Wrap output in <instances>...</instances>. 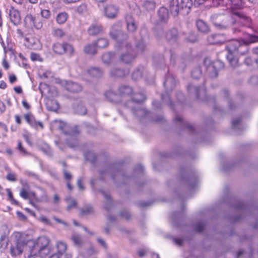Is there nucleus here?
<instances>
[{"label": "nucleus", "mask_w": 258, "mask_h": 258, "mask_svg": "<svg viewBox=\"0 0 258 258\" xmlns=\"http://www.w3.org/2000/svg\"><path fill=\"white\" fill-rule=\"evenodd\" d=\"M258 42V36L247 34L241 40H233L227 46L228 50L227 59L232 67H236L238 64V59L236 55H244L249 50L248 45Z\"/></svg>", "instance_id": "f257e3e1"}, {"label": "nucleus", "mask_w": 258, "mask_h": 258, "mask_svg": "<svg viewBox=\"0 0 258 258\" xmlns=\"http://www.w3.org/2000/svg\"><path fill=\"white\" fill-rule=\"evenodd\" d=\"M240 19H242L246 22L251 21L249 17L239 13H234L232 15L216 13L213 14L210 17L212 23L215 28L219 30L228 29Z\"/></svg>", "instance_id": "f03ea898"}, {"label": "nucleus", "mask_w": 258, "mask_h": 258, "mask_svg": "<svg viewBox=\"0 0 258 258\" xmlns=\"http://www.w3.org/2000/svg\"><path fill=\"white\" fill-rule=\"evenodd\" d=\"M33 243V246L31 250V254L34 255L39 254L41 256H43L49 253L48 244L49 240L46 237H39Z\"/></svg>", "instance_id": "7ed1b4c3"}, {"label": "nucleus", "mask_w": 258, "mask_h": 258, "mask_svg": "<svg viewBox=\"0 0 258 258\" xmlns=\"http://www.w3.org/2000/svg\"><path fill=\"white\" fill-rule=\"evenodd\" d=\"M204 67L211 78H216L217 77L218 72L224 68V63L220 61L217 60L212 62L209 58H206L204 60Z\"/></svg>", "instance_id": "20e7f679"}, {"label": "nucleus", "mask_w": 258, "mask_h": 258, "mask_svg": "<svg viewBox=\"0 0 258 258\" xmlns=\"http://www.w3.org/2000/svg\"><path fill=\"white\" fill-rule=\"evenodd\" d=\"M22 235V233L20 232H15L13 234L14 236L17 239V243L16 245L12 246L10 249L11 254L13 256L21 255L26 246V242L21 239Z\"/></svg>", "instance_id": "39448f33"}, {"label": "nucleus", "mask_w": 258, "mask_h": 258, "mask_svg": "<svg viewBox=\"0 0 258 258\" xmlns=\"http://www.w3.org/2000/svg\"><path fill=\"white\" fill-rule=\"evenodd\" d=\"M119 47L121 50L126 51V52L123 53L121 54L120 60L126 63L132 62L134 58V56L131 53L132 49L130 44L126 41H123L120 43Z\"/></svg>", "instance_id": "423d86ee"}, {"label": "nucleus", "mask_w": 258, "mask_h": 258, "mask_svg": "<svg viewBox=\"0 0 258 258\" xmlns=\"http://www.w3.org/2000/svg\"><path fill=\"white\" fill-rule=\"evenodd\" d=\"M141 38H138L136 41V48L139 52H143L147 50V40L148 36L145 30H142L141 32Z\"/></svg>", "instance_id": "0eeeda50"}, {"label": "nucleus", "mask_w": 258, "mask_h": 258, "mask_svg": "<svg viewBox=\"0 0 258 258\" xmlns=\"http://www.w3.org/2000/svg\"><path fill=\"white\" fill-rule=\"evenodd\" d=\"M110 36L113 39L118 41L121 40L122 38H126V35L123 34L120 29V25L119 23L114 24L111 28L109 33Z\"/></svg>", "instance_id": "6e6552de"}, {"label": "nucleus", "mask_w": 258, "mask_h": 258, "mask_svg": "<svg viewBox=\"0 0 258 258\" xmlns=\"http://www.w3.org/2000/svg\"><path fill=\"white\" fill-rule=\"evenodd\" d=\"M58 83L63 86L67 90L73 93L80 92L83 89L81 85L74 82L58 80Z\"/></svg>", "instance_id": "1a4fd4ad"}, {"label": "nucleus", "mask_w": 258, "mask_h": 258, "mask_svg": "<svg viewBox=\"0 0 258 258\" xmlns=\"http://www.w3.org/2000/svg\"><path fill=\"white\" fill-rule=\"evenodd\" d=\"M79 133L78 129L75 128L69 133L68 137L66 139V143L70 148L73 149L78 148V142L77 137Z\"/></svg>", "instance_id": "9d476101"}, {"label": "nucleus", "mask_w": 258, "mask_h": 258, "mask_svg": "<svg viewBox=\"0 0 258 258\" xmlns=\"http://www.w3.org/2000/svg\"><path fill=\"white\" fill-rule=\"evenodd\" d=\"M145 100V95L142 93H136L131 96L130 99L124 103V106L132 108L139 105V103Z\"/></svg>", "instance_id": "9b49d317"}, {"label": "nucleus", "mask_w": 258, "mask_h": 258, "mask_svg": "<svg viewBox=\"0 0 258 258\" xmlns=\"http://www.w3.org/2000/svg\"><path fill=\"white\" fill-rule=\"evenodd\" d=\"M118 91L122 102H126L131 98L132 88L129 86H121L119 88Z\"/></svg>", "instance_id": "f8f14e48"}, {"label": "nucleus", "mask_w": 258, "mask_h": 258, "mask_svg": "<svg viewBox=\"0 0 258 258\" xmlns=\"http://www.w3.org/2000/svg\"><path fill=\"white\" fill-rule=\"evenodd\" d=\"M187 90L191 96H193L197 98H200L201 94L205 95V89L204 87H197L192 84L188 86Z\"/></svg>", "instance_id": "ddd939ff"}, {"label": "nucleus", "mask_w": 258, "mask_h": 258, "mask_svg": "<svg viewBox=\"0 0 258 258\" xmlns=\"http://www.w3.org/2000/svg\"><path fill=\"white\" fill-rule=\"evenodd\" d=\"M118 11V8L112 5H107L104 8V14L108 19L115 18L117 16Z\"/></svg>", "instance_id": "4468645a"}, {"label": "nucleus", "mask_w": 258, "mask_h": 258, "mask_svg": "<svg viewBox=\"0 0 258 258\" xmlns=\"http://www.w3.org/2000/svg\"><path fill=\"white\" fill-rule=\"evenodd\" d=\"M208 41L211 44H219L223 43L226 41L227 38L223 34H216L209 36L208 38Z\"/></svg>", "instance_id": "2eb2a0df"}, {"label": "nucleus", "mask_w": 258, "mask_h": 258, "mask_svg": "<svg viewBox=\"0 0 258 258\" xmlns=\"http://www.w3.org/2000/svg\"><path fill=\"white\" fill-rule=\"evenodd\" d=\"M9 15L11 22L14 25L20 24L21 18L20 14L18 10L14 8H11L9 10Z\"/></svg>", "instance_id": "dca6fc26"}, {"label": "nucleus", "mask_w": 258, "mask_h": 258, "mask_svg": "<svg viewBox=\"0 0 258 258\" xmlns=\"http://www.w3.org/2000/svg\"><path fill=\"white\" fill-rule=\"evenodd\" d=\"M169 8L171 13L176 16L181 11L179 0H170L169 3Z\"/></svg>", "instance_id": "f3484780"}, {"label": "nucleus", "mask_w": 258, "mask_h": 258, "mask_svg": "<svg viewBox=\"0 0 258 258\" xmlns=\"http://www.w3.org/2000/svg\"><path fill=\"white\" fill-rule=\"evenodd\" d=\"M103 28L101 24L99 23H93L91 24L88 29V33L89 35L95 36L102 33Z\"/></svg>", "instance_id": "a211bd4d"}, {"label": "nucleus", "mask_w": 258, "mask_h": 258, "mask_svg": "<svg viewBox=\"0 0 258 258\" xmlns=\"http://www.w3.org/2000/svg\"><path fill=\"white\" fill-rule=\"evenodd\" d=\"M134 115L138 119H141L145 117L148 114L147 111L140 105L130 108Z\"/></svg>", "instance_id": "6ab92c4d"}, {"label": "nucleus", "mask_w": 258, "mask_h": 258, "mask_svg": "<svg viewBox=\"0 0 258 258\" xmlns=\"http://www.w3.org/2000/svg\"><path fill=\"white\" fill-rule=\"evenodd\" d=\"M55 246L57 250V253H59L60 254L66 258H71V255L66 253L67 249V245L66 243L62 241H57Z\"/></svg>", "instance_id": "aec40b11"}, {"label": "nucleus", "mask_w": 258, "mask_h": 258, "mask_svg": "<svg viewBox=\"0 0 258 258\" xmlns=\"http://www.w3.org/2000/svg\"><path fill=\"white\" fill-rule=\"evenodd\" d=\"M105 96L110 102L114 103L122 102L119 92L117 94L112 90H109L105 92Z\"/></svg>", "instance_id": "412c9836"}, {"label": "nucleus", "mask_w": 258, "mask_h": 258, "mask_svg": "<svg viewBox=\"0 0 258 258\" xmlns=\"http://www.w3.org/2000/svg\"><path fill=\"white\" fill-rule=\"evenodd\" d=\"M125 22L128 31L133 32L136 30L137 25L132 15H126L125 16Z\"/></svg>", "instance_id": "4be33fe9"}, {"label": "nucleus", "mask_w": 258, "mask_h": 258, "mask_svg": "<svg viewBox=\"0 0 258 258\" xmlns=\"http://www.w3.org/2000/svg\"><path fill=\"white\" fill-rule=\"evenodd\" d=\"M159 21L163 23H166L169 19L168 10L165 7H161L158 11Z\"/></svg>", "instance_id": "5701e85b"}, {"label": "nucleus", "mask_w": 258, "mask_h": 258, "mask_svg": "<svg viewBox=\"0 0 258 258\" xmlns=\"http://www.w3.org/2000/svg\"><path fill=\"white\" fill-rule=\"evenodd\" d=\"M26 121L32 126L37 127L38 125L42 128H43V124L40 121H37L35 120L34 116L30 113H28L24 116Z\"/></svg>", "instance_id": "b1692460"}, {"label": "nucleus", "mask_w": 258, "mask_h": 258, "mask_svg": "<svg viewBox=\"0 0 258 258\" xmlns=\"http://www.w3.org/2000/svg\"><path fill=\"white\" fill-rule=\"evenodd\" d=\"M176 84L174 77L170 74H168L164 82V85L167 90H172Z\"/></svg>", "instance_id": "393cba45"}, {"label": "nucleus", "mask_w": 258, "mask_h": 258, "mask_svg": "<svg viewBox=\"0 0 258 258\" xmlns=\"http://www.w3.org/2000/svg\"><path fill=\"white\" fill-rule=\"evenodd\" d=\"M130 73L128 69L120 70L119 69H112L110 72V75L114 77H123L128 75Z\"/></svg>", "instance_id": "a878e982"}, {"label": "nucleus", "mask_w": 258, "mask_h": 258, "mask_svg": "<svg viewBox=\"0 0 258 258\" xmlns=\"http://www.w3.org/2000/svg\"><path fill=\"white\" fill-rule=\"evenodd\" d=\"M26 19V21H29L31 26H33L37 29L41 28L42 26V23L39 22V20L36 19L32 15H27Z\"/></svg>", "instance_id": "bb28decb"}, {"label": "nucleus", "mask_w": 258, "mask_h": 258, "mask_svg": "<svg viewBox=\"0 0 258 258\" xmlns=\"http://www.w3.org/2000/svg\"><path fill=\"white\" fill-rule=\"evenodd\" d=\"M178 32L177 29H172L168 31L166 34V39L171 42H175L177 40Z\"/></svg>", "instance_id": "cd10ccee"}, {"label": "nucleus", "mask_w": 258, "mask_h": 258, "mask_svg": "<svg viewBox=\"0 0 258 258\" xmlns=\"http://www.w3.org/2000/svg\"><path fill=\"white\" fill-rule=\"evenodd\" d=\"M197 29L202 33H207L209 31L208 25L203 21L199 20L196 23Z\"/></svg>", "instance_id": "c85d7f7f"}, {"label": "nucleus", "mask_w": 258, "mask_h": 258, "mask_svg": "<svg viewBox=\"0 0 258 258\" xmlns=\"http://www.w3.org/2000/svg\"><path fill=\"white\" fill-rule=\"evenodd\" d=\"M84 52L90 55H94L97 52V46L95 43L87 44L84 48Z\"/></svg>", "instance_id": "c756f323"}, {"label": "nucleus", "mask_w": 258, "mask_h": 258, "mask_svg": "<svg viewBox=\"0 0 258 258\" xmlns=\"http://www.w3.org/2000/svg\"><path fill=\"white\" fill-rule=\"evenodd\" d=\"M64 47H65V43L61 44L57 42L53 45L52 49L56 54H63L64 53Z\"/></svg>", "instance_id": "7c9ffc66"}, {"label": "nucleus", "mask_w": 258, "mask_h": 258, "mask_svg": "<svg viewBox=\"0 0 258 258\" xmlns=\"http://www.w3.org/2000/svg\"><path fill=\"white\" fill-rule=\"evenodd\" d=\"M71 239L74 244L77 247H80L83 244V239L80 234L74 233L73 234Z\"/></svg>", "instance_id": "2f4dec72"}, {"label": "nucleus", "mask_w": 258, "mask_h": 258, "mask_svg": "<svg viewBox=\"0 0 258 258\" xmlns=\"http://www.w3.org/2000/svg\"><path fill=\"white\" fill-rule=\"evenodd\" d=\"M175 120L177 122H179L180 124L187 128L189 131L192 132L194 130L192 125L189 124L188 123L185 122L180 116L177 115L175 117Z\"/></svg>", "instance_id": "473e14b6"}, {"label": "nucleus", "mask_w": 258, "mask_h": 258, "mask_svg": "<svg viewBox=\"0 0 258 258\" xmlns=\"http://www.w3.org/2000/svg\"><path fill=\"white\" fill-rule=\"evenodd\" d=\"M88 73L94 77H100L102 75V71L99 68L92 67L88 69Z\"/></svg>", "instance_id": "72a5a7b5"}, {"label": "nucleus", "mask_w": 258, "mask_h": 258, "mask_svg": "<svg viewBox=\"0 0 258 258\" xmlns=\"http://www.w3.org/2000/svg\"><path fill=\"white\" fill-rule=\"evenodd\" d=\"M68 18V14L66 12L59 13L56 18V21L59 24H64Z\"/></svg>", "instance_id": "f704fd0d"}, {"label": "nucleus", "mask_w": 258, "mask_h": 258, "mask_svg": "<svg viewBox=\"0 0 258 258\" xmlns=\"http://www.w3.org/2000/svg\"><path fill=\"white\" fill-rule=\"evenodd\" d=\"M143 7L147 11H151L155 9L156 4L153 1H146L143 3Z\"/></svg>", "instance_id": "c9c22d12"}, {"label": "nucleus", "mask_w": 258, "mask_h": 258, "mask_svg": "<svg viewBox=\"0 0 258 258\" xmlns=\"http://www.w3.org/2000/svg\"><path fill=\"white\" fill-rule=\"evenodd\" d=\"M179 3L181 10L184 9L188 10L192 6V2L191 0H179Z\"/></svg>", "instance_id": "e433bc0d"}, {"label": "nucleus", "mask_w": 258, "mask_h": 258, "mask_svg": "<svg viewBox=\"0 0 258 258\" xmlns=\"http://www.w3.org/2000/svg\"><path fill=\"white\" fill-rule=\"evenodd\" d=\"M202 75L201 67L199 66L195 67L191 71V76L194 79H199Z\"/></svg>", "instance_id": "4c0bfd02"}, {"label": "nucleus", "mask_w": 258, "mask_h": 258, "mask_svg": "<svg viewBox=\"0 0 258 258\" xmlns=\"http://www.w3.org/2000/svg\"><path fill=\"white\" fill-rule=\"evenodd\" d=\"M53 36L57 38H62L66 35V32L62 29L54 28L52 31Z\"/></svg>", "instance_id": "58836bf2"}, {"label": "nucleus", "mask_w": 258, "mask_h": 258, "mask_svg": "<svg viewBox=\"0 0 258 258\" xmlns=\"http://www.w3.org/2000/svg\"><path fill=\"white\" fill-rule=\"evenodd\" d=\"M113 56L111 52L104 53L102 56V61L105 64H109L112 60Z\"/></svg>", "instance_id": "ea45409f"}, {"label": "nucleus", "mask_w": 258, "mask_h": 258, "mask_svg": "<svg viewBox=\"0 0 258 258\" xmlns=\"http://www.w3.org/2000/svg\"><path fill=\"white\" fill-rule=\"evenodd\" d=\"M96 46L98 48H103L106 47L108 44L107 39L101 38L97 40L96 43H94Z\"/></svg>", "instance_id": "a19ab883"}, {"label": "nucleus", "mask_w": 258, "mask_h": 258, "mask_svg": "<svg viewBox=\"0 0 258 258\" xmlns=\"http://www.w3.org/2000/svg\"><path fill=\"white\" fill-rule=\"evenodd\" d=\"M102 194H103L104 198L105 200L104 208L106 210H108L110 209L111 206L112 205L111 198L108 194H106L104 192H102Z\"/></svg>", "instance_id": "79ce46f5"}, {"label": "nucleus", "mask_w": 258, "mask_h": 258, "mask_svg": "<svg viewBox=\"0 0 258 258\" xmlns=\"http://www.w3.org/2000/svg\"><path fill=\"white\" fill-rule=\"evenodd\" d=\"M143 68H139L135 70L132 74V78L135 80H139L142 78Z\"/></svg>", "instance_id": "37998d69"}, {"label": "nucleus", "mask_w": 258, "mask_h": 258, "mask_svg": "<svg viewBox=\"0 0 258 258\" xmlns=\"http://www.w3.org/2000/svg\"><path fill=\"white\" fill-rule=\"evenodd\" d=\"M46 104L48 110L50 111H55L58 108V104L55 101H48Z\"/></svg>", "instance_id": "c03bdc74"}, {"label": "nucleus", "mask_w": 258, "mask_h": 258, "mask_svg": "<svg viewBox=\"0 0 258 258\" xmlns=\"http://www.w3.org/2000/svg\"><path fill=\"white\" fill-rule=\"evenodd\" d=\"M66 201L68 204L67 206V210L68 211L77 207V202L75 200L72 199L71 198H66Z\"/></svg>", "instance_id": "a18cd8bd"}, {"label": "nucleus", "mask_w": 258, "mask_h": 258, "mask_svg": "<svg viewBox=\"0 0 258 258\" xmlns=\"http://www.w3.org/2000/svg\"><path fill=\"white\" fill-rule=\"evenodd\" d=\"M54 123L59 130L64 132V134H67V133L65 132V129L67 127V124L65 122L61 121V120H55Z\"/></svg>", "instance_id": "49530a36"}, {"label": "nucleus", "mask_w": 258, "mask_h": 258, "mask_svg": "<svg viewBox=\"0 0 258 258\" xmlns=\"http://www.w3.org/2000/svg\"><path fill=\"white\" fill-rule=\"evenodd\" d=\"M75 110L78 114L80 115H84L87 113L86 108L82 104L75 107Z\"/></svg>", "instance_id": "de8ad7c7"}, {"label": "nucleus", "mask_w": 258, "mask_h": 258, "mask_svg": "<svg viewBox=\"0 0 258 258\" xmlns=\"http://www.w3.org/2000/svg\"><path fill=\"white\" fill-rule=\"evenodd\" d=\"M241 119L239 117L235 118L232 122V127L234 130H241Z\"/></svg>", "instance_id": "09e8293b"}, {"label": "nucleus", "mask_w": 258, "mask_h": 258, "mask_svg": "<svg viewBox=\"0 0 258 258\" xmlns=\"http://www.w3.org/2000/svg\"><path fill=\"white\" fill-rule=\"evenodd\" d=\"M8 240L6 234L2 235L0 237V248L5 249L7 246Z\"/></svg>", "instance_id": "8fccbe9b"}, {"label": "nucleus", "mask_w": 258, "mask_h": 258, "mask_svg": "<svg viewBox=\"0 0 258 258\" xmlns=\"http://www.w3.org/2000/svg\"><path fill=\"white\" fill-rule=\"evenodd\" d=\"M94 212L93 208L91 205H86L81 209V213L83 215H88Z\"/></svg>", "instance_id": "3c124183"}, {"label": "nucleus", "mask_w": 258, "mask_h": 258, "mask_svg": "<svg viewBox=\"0 0 258 258\" xmlns=\"http://www.w3.org/2000/svg\"><path fill=\"white\" fill-rule=\"evenodd\" d=\"M64 53H66L70 55L73 54L74 52V49L73 46L68 43H65V47H64Z\"/></svg>", "instance_id": "603ef678"}, {"label": "nucleus", "mask_w": 258, "mask_h": 258, "mask_svg": "<svg viewBox=\"0 0 258 258\" xmlns=\"http://www.w3.org/2000/svg\"><path fill=\"white\" fill-rule=\"evenodd\" d=\"M85 158L86 160L91 162H94L95 160L96 156L92 151H89L85 154Z\"/></svg>", "instance_id": "864d4df0"}, {"label": "nucleus", "mask_w": 258, "mask_h": 258, "mask_svg": "<svg viewBox=\"0 0 258 258\" xmlns=\"http://www.w3.org/2000/svg\"><path fill=\"white\" fill-rule=\"evenodd\" d=\"M28 185L26 184L24 187L22 188L20 193L21 197L24 199H28L29 198V193L26 189V187Z\"/></svg>", "instance_id": "5fc2aeb1"}, {"label": "nucleus", "mask_w": 258, "mask_h": 258, "mask_svg": "<svg viewBox=\"0 0 258 258\" xmlns=\"http://www.w3.org/2000/svg\"><path fill=\"white\" fill-rule=\"evenodd\" d=\"M87 10V5L84 4H81L77 8V12L80 14L83 13Z\"/></svg>", "instance_id": "6e6d98bb"}, {"label": "nucleus", "mask_w": 258, "mask_h": 258, "mask_svg": "<svg viewBox=\"0 0 258 258\" xmlns=\"http://www.w3.org/2000/svg\"><path fill=\"white\" fill-rule=\"evenodd\" d=\"M41 14L42 17L45 19H48L50 17V12L48 10H43L41 11Z\"/></svg>", "instance_id": "4d7b16f0"}, {"label": "nucleus", "mask_w": 258, "mask_h": 258, "mask_svg": "<svg viewBox=\"0 0 258 258\" xmlns=\"http://www.w3.org/2000/svg\"><path fill=\"white\" fill-rule=\"evenodd\" d=\"M144 171V167L141 165H137L135 169V174H142Z\"/></svg>", "instance_id": "13d9d810"}, {"label": "nucleus", "mask_w": 258, "mask_h": 258, "mask_svg": "<svg viewBox=\"0 0 258 258\" xmlns=\"http://www.w3.org/2000/svg\"><path fill=\"white\" fill-rule=\"evenodd\" d=\"M6 178L8 180L13 182L16 181L17 180L16 175L12 173H8L7 175Z\"/></svg>", "instance_id": "bf43d9fd"}, {"label": "nucleus", "mask_w": 258, "mask_h": 258, "mask_svg": "<svg viewBox=\"0 0 258 258\" xmlns=\"http://www.w3.org/2000/svg\"><path fill=\"white\" fill-rule=\"evenodd\" d=\"M204 227V224L203 222H199L196 226L195 229L197 232H201L203 230Z\"/></svg>", "instance_id": "052dcab7"}, {"label": "nucleus", "mask_w": 258, "mask_h": 258, "mask_svg": "<svg viewBox=\"0 0 258 258\" xmlns=\"http://www.w3.org/2000/svg\"><path fill=\"white\" fill-rule=\"evenodd\" d=\"M30 58L33 61L40 60L41 58L39 54L32 52L30 54Z\"/></svg>", "instance_id": "680f3d73"}, {"label": "nucleus", "mask_w": 258, "mask_h": 258, "mask_svg": "<svg viewBox=\"0 0 258 258\" xmlns=\"http://www.w3.org/2000/svg\"><path fill=\"white\" fill-rule=\"evenodd\" d=\"M84 179V177L82 176V177H80V178H79L78 179V181H77L78 186L79 187L80 189L82 190L84 189V187L83 186V185L82 184V183Z\"/></svg>", "instance_id": "e2e57ef3"}, {"label": "nucleus", "mask_w": 258, "mask_h": 258, "mask_svg": "<svg viewBox=\"0 0 258 258\" xmlns=\"http://www.w3.org/2000/svg\"><path fill=\"white\" fill-rule=\"evenodd\" d=\"M8 195L9 200H10L13 204L17 205L18 204V202L14 199L12 192L10 191V189H8Z\"/></svg>", "instance_id": "0e129e2a"}, {"label": "nucleus", "mask_w": 258, "mask_h": 258, "mask_svg": "<svg viewBox=\"0 0 258 258\" xmlns=\"http://www.w3.org/2000/svg\"><path fill=\"white\" fill-rule=\"evenodd\" d=\"M64 178L68 181L70 180L72 177V175L69 173L66 169L63 170Z\"/></svg>", "instance_id": "69168bd1"}, {"label": "nucleus", "mask_w": 258, "mask_h": 258, "mask_svg": "<svg viewBox=\"0 0 258 258\" xmlns=\"http://www.w3.org/2000/svg\"><path fill=\"white\" fill-rule=\"evenodd\" d=\"M162 98L164 102H166L167 103L169 104L170 105H171V101L170 100V99L169 97L167 95H164L163 94L162 95Z\"/></svg>", "instance_id": "338daca9"}, {"label": "nucleus", "mask_w": 258, "mask_h": 258, "mask_svg": "<svg viewBox=\"0 0 258 258\" xmlns=\"http://www.w3.org/2000/svg\"><path fill=\"white\" fill-rule=\"evenodd\" d=\"M18 149L22 154H26L27 153L24 148L22 146L20 141L18 142Z\"/></svg>", "instance_id": "774afa93"}]
</instances>
